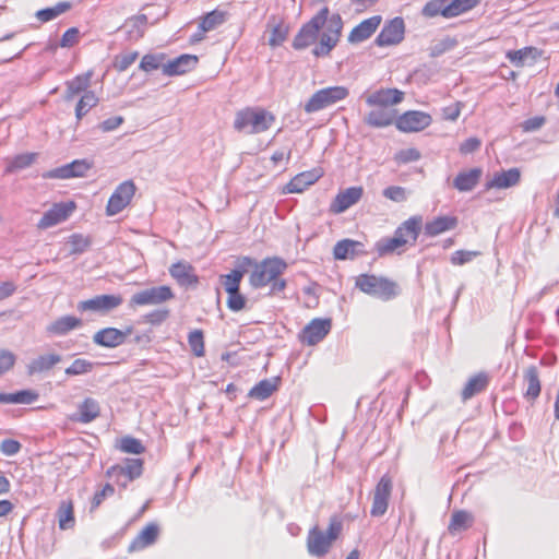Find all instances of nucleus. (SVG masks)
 Wrapping results in <instances>:
<instances>
[{
    "label": "nucleus",
    "mask_w": 559,
    "mask_h": 559,
    "mask_svg": "<svg viewBox=\"0 0 559 559\" xmlns=\"http://www.w3.org/2000/svg\"><path fill=\"white\" fill-rule=\"evenodd\" d=\"M123 299L120 295H98L91 299L80 301L78 309L81 311L107 313L119 307Z\"/></svg>",
    "instance_id": "obj_14"
},
{
    "label": "nucleus",
    "mask_w": 559,
    "mask_h": 559,
    "mask_svg": "<svg viewBox=\"0 0 559 559\" xmlns=\"http://www.w3.org/2000/svg\"><path fill=\"white\" fill-rule=\"evenodd\" d=\"M483 170L478 167L461 171L453 180V187L460 192L472 191L479 182Z\"/></svg>",
    "instance_id": "obj_30"
},
{
    "label": "nucleus",
    "mask_w": 559,
    "mask_h": 559,
    "mask_svg": "<svg viewBox=\"0 0 559 559\" xmlns=\"http://www.w3.org/2000/svg\"><path fill=\"white\" fill-rule=\"evenodd\" d=\"M135 193V186L131 180L120 183L107 203L106 213L114 216L120 213L131 201Z\"/></svg>",
    "instance_id": "obj_11"
},
{
    "label": "nucleus",
    "mask_w": 559,
    "mask_h": 559,
    "mask_svg": "<svg viewBox=\"0 0 559 559\" xmlns=\"http://www.w3.org/2000/svg\"><path fill=\"white\" fill-rule=\"evenodd\" d=\"M474 516L465 510H456L452 513L448 531L451 535L466 531L473 525Z\"/></svg>",
    "instance_id": "obj_39"
},
{
    "label": "nucleus",
    "mask_w": 559,
    "mask_h": 559,
    "mask_svg": "<svg viewBox=\"0 0 559 559\" xmlns=\"http://www.w3.org/2000/svg\"><path fill=\"white\" fill-rule=\"evenodd\" d=\"M67 245L70 254H82L90 248L92 240L82 234H73L69 237Z\"/></svg>",
    "instance_id": "obj_51"
},
{
    "label": "nucleus",
    "mask_w": 559,
    "mask_h": 559,
    "mask_svg": "<svg viewBox=\"0 0 559 559\" xmlns=\"http://www.w3.org/2000/svg\"><path fill=\"white\" fill-rule=\"evenodd\" d=\"M247 304L246 297L240 294V290H236L235 293H228L227 298V307L229 310L234 312L241 311L245 309Z\"/></svg>",
    "instance_id": "obj_59"
},
{
    "label": "nucleus",
    "mask_w": 559,
    "mask_h": 559,
    "mask_svg": "<svg viewBox=\"0 0 559 559\" xmlns=\"http://www.w3.org/2000/svg\"><path fill=\"white\" fill-rule=\"evenodd\" d=\"M403 247L404 246L402 245V241L394 235L393 237H383L379 239L374 245V249L379 257L391 254Z\"/></svg>",
    "instance_id": "obj_50"
},
{
    "label": "nucleus",
    "mask_w": 559,
    "mask_h": 559,
    "mask_svg": "<svg viewBox=\"0 0 559 559\" xmlns=\"http://www.w3.org/2000/svg\"><path fill=\"white\" fill-rule=\"evenodd\" d=\"M419 158H420V153L417 148H414V147L401 150L395 155V160L400 164L417 162Z\"/></svg>",
    "instance_id": "obj_61"
},
{
    "label": "nucleus",
    "mask_w": 559,
    "mask_h": 559,
    "mask_svg": "<svg viewBox=\"0 0 559 559\" xmlns=\"http://www.w3.org/2000/svg\"><path fill=\"white\" fill-rule=\"evenodd\" d=\"M15 355L8 349H0V376L9 371L15 364Z\"/></svg>",
    "instance_id": "obj_63"
},
{
    "label": "nucleus",
    "mask_w": 559,
    "mask_h": 559,
    "mask_svg": "<svg viewBox=\"0 0 559 559\" xmlns=\"http://www.w3.org/2000/svg\"><path fill=\"white\" fill-rule=\"evenodd\" d=\"M524 382L526 383V391L524 397L530 401H535L540 394V380L539 372L536 366H528L523 373Z\"/></svg>",
    "instance_id": "obj_35"
},
{
    "label": "nucleus",
    "mask_w": 559,
    "mask_h": 559,
    "mask_svg": "<svg viewBox=\"0 0 559 559\" xmlns=\"http://www.w3.org/2000/svg\"><path fill=\"white\" fill-rule=\"evenodd\" d=\"M423 217L415 215L403 222L394 231V236L402 241L403 246L414 245L419 236Z\"/></svg>",
    "instance_id": "obj_19"
},
{
    "label": "nucleus",
    "mask_w": 559,
    "mask_h": 559,
    "mask_svg": "<svg viewBox=\"0 0 559 559\" xmlns=\"http://www.w3.org/2000/svg\"><path fill=\"white\" fill-rule=\"evenodd\" d=\"M72 4L69 1H61L58 2L53 7L45 8L41 10H38L35 13L36 19L39 21V23H47L55 19H57L59 15L66 13L71 9Z\"/></svg>",
    "instance_id": "obj_43"
},
{
    "label": "nucleus",
    "mask_w": 559,
    "mask_h": 559,
    "mask_svg": "<svg viewBox=\"0 0 559 559\" xmlns=\"http://www.w3.org/2000/svg\"><path fill=\"white\" fill-rule=\"evenodd\" d=\"M93 362L86 359L78 358L75 359L67 369V376H80L85 374L93 369Z\"/></svg>",
    "instance_id": "obj_56"
},
{
    "label": "nucleus",
    "mask_w": 559,
    "mask_h": 559,
    "mask_svg": "<svg viewBox=\"0 0 559 559\" xmlns=\"http://www.w3.org/2000/svg\"><path fill=\"white\" fill-rule=\"evenodd\" d=\"M226 21V13L219 10H213L207 13L200 23L203 32H210L217 28Z\"/></svg>",
    "instance_id": "obj_53"
},
{
    "label": "nucleus",
    "mask_w": 559,
    "mask_h": 559,
    "mask_svg": "<svg viewBox=\"0 0 559 559\" xmlns=\"http://www.w3.org/2000/svg\"><path fill=\"white\" fill-rule=\"evenodd\" d=\"M159 535V527L156 523H150L133 538L129 551H140L154 545Z\"/></svg>",
    "instance_id": "obj_25"
},
{
    "label": "nucleus",
    "mask_w": 559,
    "mask_h": 559,
    "mask_svg": "<svg viewBox=\"0 0 559 559\" xmlns=\"http://www.w3.org/2000/svg\"><path fill=\"white\" fill-rule=\"evenodd\" d=\"M92 168V163L87 159H75L69 164L48 170L43 175L47 179H70L84 177Z\"/></svg>",
    "instance_id": "obj_12"
},
{
    "label": "nucleus",
    "mask_w": 559,
    "mask_h": 559,
    "mask_svg": "<svg viewBox=\"0 0 559 559\" xmlns=\"http://www.w3.org/2000/svg\"><path fill=\"white\" fill-rule=\"evenodd\" d=\"M38 397V393L33 390H22L14 393H0V402L10 404H32L37 401Z\"/></svg>",
    "instance_id": "obj_42"
},
{
    "label": "nucleus",
    "mask_w": 559,
    "mask_h": 559,
    "mask_svg": "<svg viewBox=\"0 0 559 559\" xmlns=\"http://www.w3.org/2000/svg\"><path fill=\"white\" fill-rule=\"evenodd\" d=\"M98 104V98L93 91L85 92L75 107V117L81 120L93 107Z\"/></svg>",
    "instance_id": "obj_49"
},
{
    "label": "nucleus",
    "mask_w": 559,
    "mask_h": 559,
    "mask_svg": "<svg viewBox=\"0 0 559 559\" xmlns=\"http://www.w3.org/2000/svg\"><path fill=\"white\" fill-rule=\"evenodd\" d=\"M169 273L180 286H193L199 282L193 266L188 262L179 261L169 267Z\"/></svg>",
    "instance_id": "obj_27"
},
{
    "label": "nucleus",
    "mask_w": 559,
    "mask_h": 559,
    "mask_svg": "<svg viewBox=\"0 0 559 559\" xmlns=\"http://www.w3.org/2000/svg\"><path fill=\"white\" fill-rule=\"evenodd\" d=\"M114 493V486L110 484H106L102 490L96 491L95 495L93 496L91 509L94 510L98 508L106 498L111 497Z\"/></svg>",
    "instance_id": "obj_62"
},
{
    "label": "nucleus",
    "mask_w": 559,
    "mask_h": 559,
    "mask_svg": "<svg viewBox=\"0 0 559 559\" xmlns=\"http://www.w3.org/2000/svg\"><path fill=\"white\" fill-rule=\"evenodd\" d=\"M321 174L318 170L304 171L296 175L284 188L285 193H301L309 186L319 180Z\"/></svg>",
    "instance_id": "obj_28"
},
{
    "label": "nucleus",
    "mask_w": 559,
    "mask_h": 559,
    "mask_svg": "<svg viewBox=\"0 0 559 559\" xmlns=\"http://www.w3.org/2000/svg\"><path fill=\"white\" fill-rule=\"evenodd\" d=\"M59 354H45L32 359L27 366L26 371L28 376H34L47 372L61 361Z\"/></svg>",
    "instance_id": "obj_29"
},
{
    "label": "nucleus",
    "mask_w": 559,
    "mask_h": 559,
    "mask_svg": "<svg viewBox=\"0 0 559 559\" xmlns=\"http://www.w3.org/2000/svg\"><path fill=\"white\" fill-rule=\"evenodd\" d=\"M240 266H254L249 283L253 288H261L269 285L275 277L281 276L286 271L287 263L278 257L265 258L261 262L245 257Z\"/></svg>",
    "instance_id": "obj_1"
},
{
    "label": "nucleus",
    "mask_w": 559,
    "mask_h": 559,
    "mask_svg": "<svg viewBox=\"0 0 559 559\" xmlns=\"http://www.w3.org/2000/svg\"><path fill=\"white\" fill-rule=\"evenodd\" d=\"M245 273L246 266H241V269H235L230 273L221 276L223 286L227 294L239 290Z\"/></svg>",
    "instance_id": "obj_47"
},
{
    "label": "nucleus",
    "mask_w": 559,
    "mask_h": 559,
    "mask_svg": "<svg viewBox=\"0 0 559 559\" xmlns=\"http://www.w3.org/2000/svg\"><path fill=\"white\" fill-rule=\"evenodd\" d=\"M274 121L272 112L260 107H246L236 112L234 129L246 134H258L267 131Z\"/></svg>",
    "instance_id": "obj_2"
},
{
    "label": "nucleus",
    "mask_w": 559,
    "mask_h": 559,
    "mask_svg": "<svg viewBox=\"0 0 559 559\" xmlns=\"http://www.w3.org/2000/svg\"><path fill=\"white\" fill-rule=\"evenodd\" d=\"M131 332V329L121 331L116 328H105L94 334L93 342L103 347H117L124 343L127 336L130 335Z\"/></svg>",
    "instance_id": "obj_20"
},
{
    "label": "nucleus",
    "mask_w": 559,
    "mask_h": 559,
    "mask_svg": "<svg viewBox=\"0 0 559 559\" xmlns=\"http://www.w3.org/2000/svg\"><path fill=\"white\" fill-rule=\"evenodd\" d=\"M342 531V523L337 519H331L328 531L323 532L318 526L312 527L307 537L308 552L313 557L326 555Z\"/></svg>",
    "instance_id": "obj_4"
},
{
    "label": "nucleus",
    "mask_w": 559,
    "mask_h": 559,
    "mask_svg": "<svg viewBox=\"0 0 559 559\" xmlns=\"http://www.w3.org/2000/svg\"><path fill=\"white\" fill-rule=\"evenodd\" d=\"M278 384V377L261 380L249 391V396L258 401H264L277 390Z\"/></svg>",
    "instance_id": "obj_38"
},
{
    "label": "nucleus",
    "mask_w": 559,
    "mask_h": 559,
    "mask_svg": "<svg viewBox=\"0 0 559 559\" xmlns=\"http://www.w3.org/2000/svg\"><path fill=\"white\" fill-rule=\"evenodd\" d=\"M447 10V0H430L425 4L421 13L426 17L442 15L443 17L449 19Z\"/></svg>",
    "instance_id": "obj_54"
},
{
    "label": "nucleus",
    "mask_w": 559,
    "mask_h": 559,
    "mask_svg": "<svg viewBox=\"0 0 559 559\" xmlns=\"http://www.w3.org/2000/svg\"><path fill=\"white\" fill-rule=\"evenodd\" d=\"M37 158V153H23L9 160L5 173H15L29 167Z\"/></svg>",
    "instance_id": "obj_46"
},
{
    "label": "nucleus",
    "mask_w": 559,
    "mask_h": 559,
    "mask_svg": "<svg viewBox=\"0 0 559 559\" xmlns=\"http://www.w3.org/2000/svg\"><path fill=\"white\" fill-rule=\"evenodd\" d=\"M432 122L429 114L418 110H409L401 115L396 121V128L402 132H419L428 128Z\"/></svg>",
    "instance_id": "obj_9"
},
{
    "label": "nucleus",
    "mask_w": 559,
    "mask_h": 559,
    "mask_svg": "<svg viewBox=\"0 0 559 559\" xmlns=\"http://www.w3.org/2000/svg\"><path fill=\"white\" fill-rule=\"evenodd\" d=\"M355 286L362 293L388 301L399 295L397 285L395 282L373 274H360L356 277Z\"/></svg>",
    "instance_id": "obj_3"
},
{
    "label": "nucleus",
    "mask_w": 559,
    "mask_h": 559,
    "mask_svg": "<svg viewBox=\"0 0 559 559\" xmlns=\"http://www.w3.org/2000/svg\"><path fill=\"white\" fill-rule=\"evenodd\" d=\"M269 26L271 27L269 45L273 48L281 46L287 38L288 25L283 20L276 21L273 16L269 22Z\"/></svg>",
    "instance_id": "obj_41"
},
{
    "label": "nucleus",
    "mask_w": 559,
    "mask_h": 559,
    "mask_svg": "<svg viewBox=\"0 0 559 559\" xmlns=\"http://www.w3.org/2000/svg\"><path fill=\"white\" fill-rule=\"evenodd\" d=\"M146 23L147 17L145 15L132 16L124 22L119 32L124 35L126 39L134 41L143 36Z\"/></svg>",
    "instance_id": "obj_32"
},
{
    "label": "nucleus",
    "mask_w": 559,
    "mask_h": 559,
    "mask_svg": "<svg viewBox=\"0 0 559 559\" xmlns=\"http://www.w3.org/2000/svg\"><path fill=\"white\" fill-rule=\"evenodd\" d=\"M480 0H447L448 15L449 19L459 16L473 8H475Z\"/></svg>",
    "instance_id": "obj_48"
},
{
    "label": "nucleus",
    "mask_w": 559,
    "mask_h": 559,
    "mask_svg": "<svg viewBox=\"0 0 559 559\" xmlns=\"http://www.w3.org/2000/svg\"><path fill=\"white\" fill-rule=\"evenodd\" d=\"M382 17L380 15H373L361 21L355 26L348 35V43L359 44L370 38L377 28L380 26Z\"/></svg>",
    "instance_id": "obj_21"
},
{
    "label": "nucleus",
    "mask_w": 559,
    "mask_h": 559,
    "mask_svg": "<svg viewBox=\"0 0 559 559\" xmlns=\"http://www.w3.org/2000/svg\"><path fill=\"white\" fill-rule=\"evenodd\" d=\"M174 298V293L169 286L163 285L140 290L132 295L130 307L159 305Z\"/></svg>",
    "instance_id": "obj_8"
},
{
    "label": "nucleus",
    "mask_w": 559,
    "mask_h": 559,
    "mask_svg": "<svg viewBox=\"0 0 559 559\" xmlns=\"http://www.w3.org/2000/svg\"><path fill=\"white\" fill-rule=\"evenodd\" d=\"M362 187H349L340 191L330 205V211L334 214L344 213L350 206L355 205L362 198Z\"/></svg>",
    "instance_id": "obj_17"
},
{
    "label": "nucleus",
    "mask_w": 559,
    "mask_h": 559,
    "mask_svg": "<svg viewBox=\"0 0 559 559\" xmlns=\"http://www.w3.org/2000/svg\"><path fill=\"white\" fill-rule=\"evenodd\" d=\"M348 94V88L341 85L321 88L312 94V96L304 105V110L307 114L320 111L345 99Z\"/></svg>",
    "instance_id": "obj_7"
},
{
    "label": "nucleus",
    "mask_w": 559,
    "mask_h": 559,
    "mask_svg": "<svg viewBox=\"0 0 559 559\" xmlns=\"http://www.w3.org/2000/svg\"><path fill=\"white\" fill-rule=\"evenodd\" d=\"M324 31L320 35L319 44L312 49V55L316 57H326L336 47L340 41L343 21L340 14L335 13L331 16L328 15L324 24Z\"/></svg>",
    "instance_id": "obj_5"
},
{
    "label": "nucleus",
    "mask_w": 559,
    "mask_h": 559,
    "mask_svg": "<svg viewBox=\"0 0 559 559\" xmlns=\"http://www.w3.org/2000/svg\"><path fill=\"white\" fill-rule=\"evenodd\" d=\"M58 524L60 530H69L74 526L75 519L73 503L70 500L61 501L57 511Z\"/></svg>",
    "instance_id": "obj_45"
},
{
    "label": "nucleus",
    "mask_w": 559,
    "mask_h": 559,
    "mask_svg": "<svg viewBox=\"0 0 559 559\" xmlns=\"http://www.w3.org/2000/svg\"><path fill=\"white\" fill-rule=\"evenodd\" d=\"M21 448V443L14 439H4L0 443V452L7 456H13L17 454Z\"/></svg>",
    "instance_id": "obj_64"
},
{
    "label": "nucleus",
    "mask_w": 559,
    "mask_h": 559,
    "mask_svg": "<svg viewBox=\"0 0 559 559\" xmlns=\"http://www.w3.org/2000/svg\"><path fill=\"white\" fill-rule=\"evenodd\" d=\"M479 254L480 252L478 251L457 250L451 255V263L454 265H463L471 262Z\"/></svg>",
    "instance_id": "obj_60"
},
{
    "label": "nucleus",
    "mask_w": 559,
    "mask_h": 559,
    "mask_svg": "<svg viewBox=\"0 0 559 559\" xmlns=\"http://www.w3.org/2000/svg\"><path fill=\"white\" fill-rule=\"evenodd\" d=\"M540 50L535 47H525L523 49L508 51L507 58L515 67H522L528 59L535 61L538 57H540Z\"/></svg>",
    "instance_id": "obj_44"
},
{
    "label": "nucleus",
    "mask_w": 559,
    "mask_h": 559,
    "mask_svg": "<svg viewBox=\"0 0 559 559\" xmlns=\"http://www.w3.org/2000/svg\"><path fill=\"white\" fill-rule=\"evenodd\" d=\"M74 210V204L70 203H57L47 212L44 213L38 222L39 228H49L63 221H66L71 212Z\"/></svg>",
    "instance_id": "obj_18"
},
{
    "label": "nucleus",
    "mask_w": 559,
    "mask_h": 559,
    "mask_svg": "<svg viewBox=\"0 0 559 559\" xmlns=\"http://www.w3.org/2000/svg\"><path fill=\"white\" fill-rule=\"evenodd\" d=\"M404 93L396 90V88H386V90H379L372 94H370L366 103L369 106L374 107H390L392 108L393 105L400 104L403 100Z\"/></svg>",
    "instance_id": "obj_23"
},
{
    "label": "nucleus",
    "mask_w": 559,
    "mask_h": 559,
    "mask_svg": "<svg viewBox=\"0 0 559 559\" xmlns=\"http://www.w3.org/2000/svg\"><path fill=\"white\" fill-rule=\"evenodd\" d=\"M82 325V320L73 316H63L47 325L48 334L62 336Z\"/></svg>",
    "instance_id": "obj_33"
},
{
    "label": "nucleus",
    "mask_w": 559,
    "mask_h": 559,
    "mask_svg": "<svg viewBox=\"0 0 559 559\" xmlns=\"http://www.w3.org/2000/svg\"><path fill=\"white\" fill-rule=\"evenodd\" d=\"M100 414V407L96 400L86 397L79 405L78 420L83 424H88L95 420Z\"/></svg>",
    "instance_id": "obj_40"
},
{
    "label": "nucleus",
    "mask_w": 559,
    "mask_h": 559,
    "mask_svg": "<svg viewBox=\"0 0 559 559\" xmlns=\"http://www.w3.org/2000/svg\"><path fill=\"white\" fill-rule=\"evenodd\" d=\"M489 384V376L486 372H479L468 379L462 390V400L467 401L476 394L486 390Z\"/></svg>",
    "instance_id": "obj_36"
},
{
    "label": "nucleus",
    "mask_w": 559,
    "mask_h": 559,
    "mask_svg": "<svg viewBox=\"0 0 559 559\" xmlns=\"http://www.w3.org/2000/svg\"><path fill=\"white\" fill-rule=\"evenodd\" d=\"M143 462L140 459H129L121 465L111 466L107 471V475L110 478L116 479V481H120V477L124 478V483H122V487H127V485L133 479L140 477L142 474Z\"/></svg>",
    "instance_id": "obj_15"
},
{
    "label": "nucleus",
    "mask_w": 559,
    "mask_h": 559,
    "mask_svg": "<svg viewBox=\"0 0 559 559\" xmlns=\"http://www.w3.org/2000/svg\"><path fill=\"white\" fill-rule=\"evenodd\" d=\"M197 63V56L185 53L171 60H167L163 69V74L167 76L181 75L193 70Z\"/></svg>",
    "instance_id": "obj_22"
},
{
    "label": "nucleus",
    "mask_w": 559,
    "mask_h": 559,
    "mask_svg": "<svg viewBox=\"0 0 559 559\" xmlns=\"http://www.w3.org/2000/svg\"><path fill=\"white\" fill-rule=\"evenodd\" d=\"M166 63V55L165 53H147L143 56L140 62V69L145 72H151L157 69H164Z\"/></svg>",
    "instance_id": "obj_52"
},
{
    "label": "nucleus",
    "mask_w": 559,
    "mask_h": 559,
    "mask_svg": "<svg viewBox=\"0 0 559 559\" xmlns=\"http://www.w3.org/2000/svg\"><path fill=\"white\" fill-rule=\"evenodd\" d=\"M91 79H92V72L88 71L84 74L76 75L71 81H68L66 83L67 88H66L64 99L71 100L74 96H76L81 93L84 94L85 92H90L88 87L91 85Z\"/></svg>",
    "instance_id": "obj_37"
},
{
    "label": "nucleus",
    "mask_w": 559,
    "mask_h": 559,
    "mask_svg": "<svg viewBox=\"0 0 559 559\" xmlns=\"http://www.w3.org/2000/svg\"><path fill=\"white\" fill-rule=\"evenodd\" d=\"M382 193L386 199L397 203L405 202L409 194L404 187L400 186H390L385 188Z\"/></svg>",
    "instance_id": "obj_57"
},
{
    "label": "nucleus",
    "mask_w": 559,
    "mask_h": 559,
    "mask_svg": "<svg viewBox=\"0 0 559 559\" xmlns=\"http://www.w3.org/2000/svg\"><path fill=\"white\" fill-rule=\"evenodd\" d=\"M392 487L391 478L388 475H383L374 488L372 507L370 510V514L372 516H382L386 512Z\"/></svg>",
    "instance_id": "obj_13"
},
{
    "label": "nucleus",
    "mask_w": 559,
    "mask_h": 559,
    "mask_svg": "<svg viewBox=\"0 0 559 559\" xmlns=\"http://www.w3.org/2000/svg\"><path fill=\"white\" fill-rule=\"evenodd\" d=\"M521 179V171L519 168H510L496 173L492 178L485 185L487 190L490 189H508L516 186Z\"/></svg>",
    "instance_id": "obj_26"
},
{
    "label": "nucleus",
    "mask_w": 559,
    "mask_h": 559,
    "mask_svg": "<svg viewBox=\"0 0 559 559\" xmlns=\"http://www.w3.org/2000/svg\"><path fill=\"white\" fill-rule=\"evenodd\" d=\"M366 253L364 243L353 239L340 240L333 248V255L336 260L354 259Z\"/></svg>",
    "instance_id": "obj_24"
},
{
    "label": "nucleus",
    "mask_w": 559,
    "mask_h": 559,
    "mask_svg": "<svg viewBox=\"0 0 559 559\" xmlns=\"http://www.w3.org/2000/svg\"><path fill=\"white\" fill-rule=\"evenodd\" d=\"M395 110L390 107H376L365 117V122L374 128H384L393 123Z\"/></svg>",
    "instance_id": "obj_31"
},
{
    "label": "nucleus",
    "mask_w": 559,
    "mask_h": 559,
    "mask_svg": "<svg viewBox=\"0 0 559 559\" xmlns=\"http://www.w3.org/2000/svg\"><path fill=\"white\" fill-rule=\"evenodd\" d=\"M331 326L330 319L311 320L301 331V342L310 346L318 344L329 334Z\"/></svg>",
    "instance_id": "obj_16"
},
{
    "label": "nucleus",
    "mask_w": 559,
    "mask_h": 559,
    "mask_svg": "<svg viewBox=\"0 0 559 559\" xmlns=\"http://www.w3.org/2000/svg\"><path fill=\"white\" fill-rule=\"evenodd\" d=\"M405 23L402 17H394L384 24L381 32L374 39L379 47L397 45L404 39Z\"/></svg>",
    "instance_id": "obj_10"
},
{
    "label": "nucleus",
    "mask_w": 559,
    "mask_h": 559,
    "mask_svg": "<svg viewBox=\"0 0 559 559\" xmlns=\"http://www.w3.org/2000/svg\"><path fill=\"white\" fill-rule=\"evenodd\" d=\"M457 226L455 216H438L425 225V234L429 237H436L444 231L452 230Z\"/></svg>",
    "instance_id": "obj_34"
},
{
    "label": "nucleus",
    "mask_w": 559,
    "mask_h": 559,
    "mask_svg": "<svg viewBox=\"0 0 559 559\" xmlns=\"http://www.w3.org/2000/svg\"><path fill=\"white\" fill-rule=\"evenodd\" d=\"M330 14L328 7H323L310 21L305 23L293 40V48L302 50L318 39L320 29L324 26L326 17Z\"/></svg>",
    "instance_id": "obj_6"
},
{
    "label": "nucleus",
    "mask_w": 559,
    "mask_h": 559,
    "mask_svg": "<svg viewBox=\"0 0 559 559\" xmlns=\"http://www.w3.org/2000/svg\"><path fill=\"white\" fill-rule=\"evenodd\" d=\"M120 449L126 453L141 454L145 448L139 439L132 437H124L120 441Z\"/></svg>",
    "instance_id": "obj_58"
},
{
    "label": "nucleus",
    "mask_w": 559,
    "mask_h": 559,
    "mask_svg": "<svg viewBox=\"0 0 559 559\" xmlns=\"http://www.w3.org/2000/svg\"><path fill=\"white\" fill-rule=\"evenodd\" d=\"M188 343L195 356L201 357L204 355V340L201 330L191 331L188 336Z\"/></svg>",
    "instance_id": "obj_55"
}]
</instances>
